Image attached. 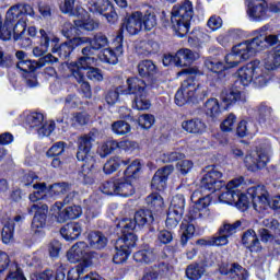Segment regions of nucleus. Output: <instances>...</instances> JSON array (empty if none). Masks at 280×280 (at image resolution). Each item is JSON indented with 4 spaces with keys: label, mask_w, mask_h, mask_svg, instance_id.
I'll use <instances>...</instances> for the list:
<instances>
[{
    "label": "nucleus",
    "mask_w": 280,
    "mask_h": 280,
    "mask_svg": "<svg viewBox=\"0 0 280 280\" xmlns=\"http://www.w3.org/2000/svg\"><path fill=\"white\" fill-rule=\"evenodd\" d=\"M26 124L30 128H39L45 124V116L38 112H33L26 116Z\"/></svg>",
    "instance_id": "obj_53"
},
{
    "label": "nucleus",
    "mask_w": 280,
    "mask_h": 280,
    "mask_svg": "<svg viewBox=\"0 0 280 280\" xmlns=\"http://www.w3.org/2000/svg\"><path fill=\"white\" fill-rule=\"evenodd\" d=\"M112 130L115 135H128L130 132V125L124 120H118L112 125Z\"/></svg>",
    "instance_id": "obj_63"
},
{
    "label": "nucleus",
    "mask_w": 280,
    "mask_h": 280,
    "mask_svg": "<svg viewBox=\"0 0 280 280\" xmlns=\"http://www.w3.org/2000/svg\"><path fill=\"white\" fill-rule=\"evenodd\" d=\"M14 237V221L7 220L3 221L2 228V242L4 244H10V241Z\"/></svg>",
    "instance_id": "obj_54"
},
{
    "label": "nucleus",
    "mask_w": 280,
    "mask_h": 280,
    "mask_svg": "<svg viewBox=\"0 0 280 280\" xmlns=\"http://www.w3.org/2000/svg\"><path fill=\"white\" fill-rule=\"evenodd\" d=\"M125 95H135L132 108L137 110H149L151 103L148 100V85L145 81L139 78L127 79V89Z\"/></svg>",
    "instance_id": "obj_4"
},
{
    "label": "nucleus",
    "mask_w": 280,
    "mask_h": 280,
    "mask_svg": "<svg viewBox=\"0 0 280 280\" xmlns=\"http://www.w3.org/2000/svg\"><path fill=\"white\" fill-rule=\"evenodd\" d=\"M150 222H154V217L152 215V211L150 210H138L135 213V219H124L118 223V229H129V231H135L137 226H145V224H150Z\"/></svg>",
    "instance_id": "obj_13"
},
{
    "label": "nucleus",
    "mask_w": 280,
    "mask_h": 280,
    "mask_svg": "<svg viewBox=\"0 0 280 280\" xmlns=\"http://www.w3.org/2000/svg\"><path fill=\"white\" fill-rule=\"evenodd\" d=\"M124 54V47L118 45L115 50L106 48L103 50V54L100 56L102 62H107V65H117L119 62V56Z\"/></svg>",
    "instance_id": "obj_33"
},
{
    "label": "nucleus",
    "mask_w": 280,
    "mask_h": 280,
    "mask_svg": "<svg viewBox=\"0 0 280 280\" xmlns=\"http://www.w3.org/2000/svg\"><path fill=\"white\" fill-rule=\"evenodd\" d=\"M264 38L255 37L250 40H246L233 47V51L237 54L241 60L246 61L249 58H253L257 51H261L264 49Z\"/></svg>",
    "instance_id": "obj_11"
},
{
    "label": "nucleus",
    "mask_w": 280,
    "mask_h": 280,
    "mask_svg": "<svg viewBox=\"0 0 280 280\" xmlns=\"http://www.w3.org/2000/svg\"><path fill=\"white\" fill-rule=\"evenodd\" d=\"M247 14L252 21H264L268 18V2L266 0H250Z\"/></svg>",
    "instance_id": "obj_18"
},
{
    "label": "nucleus",
    "mask_w": 280,
    "mask_h": 280,
    "mask_svg": "<svg viewBox=\"0 0 280 280\" xmlns=\"http://www.w3.org/2000/svg\"><path fill=\"white\" fill-rule=\"evenodd\" d=\"M203 172L206 174L201 178L200 189L203 191H218L222 189V172L218 171L215 166H207Z\"/></svg>",
    "instance_id": "obj_12"
},
{
    "label": "nucleus",
    "mask_w": 280,
    "mask_h": 280,
    "mask_svg": "<svg viewBox=\"0 0 280 280\" xmlns=\"http://www.w3.org/2000/svg\"><path fill=\"white\" fill-rule=\"evenodd\" d=\"M141 11H136L125 18V21L122 23V30H125L128 34L131 36H135L141 32Z\"/></svg>",
    "instance_id": "obj_23"
},
{
    "label": "nucleus",
    "mask_w": 280,
    "mask_h": 280,
    "mask_svg": "<svg viewBox=\"0 0 280 280\" xmlns=\"http://www.w3.org/2000/svg\"><path fill=\"white\" fill-rule=\"evenodd\" d=\"M270 161V149H260L259 151H253L244 158L245 167L249 172H258L264 170Z\"/></svg>",
    "instance_id": "obj_10"
},
{
    "label": "nucleus",
    "mask_w": 280,
    "mask_h": 280,
    "mask_svg": "<svg viewBox=\"0 0 280 280\" xmlns=\"http://www.w3.org/2000/svg\"><path fill=\"white\" fill-rule=\"evenodd\" d=\"M219 270L222 275H228L231 280L248 279V271L240 264L222 265Z\"/></svg>",
    "instance_id": "obj_22"
},
{
    "label": "nucleus",
    "mask_w": 280,
    "mask_h": 280,
    "mask_svg": "<svg viewBox=\"0 0 280 280\" xmlns=\"http://www.w3.org/2000/svg\"><path fill=\"white\" fill-rule=\"evenodd\" d=\"M261 225L258 230L260 242L268 244L269 242H277L280 244V222L275 218H266L261 221Z\"/></svg>",
    "instance_id": "obj_7"
},
{
    "label": "nucleus",
    "mask_w": 280,
    "mask_h": 280,
    "mask_svg": "<svg viewBox=\"0 0 280 280\" xmlns=\"http://www.w3.org/2000/svg\"><path fill=\"white\" fill-rule=\"evenodd\" d=\"M206 97H209V88L202 83H196L191 79L185 80L175 94V104L185 106V104H200Z\"/></svg>",
    "instance_id": "obj_2"
},
{
    "label": "nucleus",
    "mask_w": 280,
    "mask_h": 280,
    "mask_svg": "<svg viewBox=\"0 0 280 280\" xmlns=\"http://www.w3.org/2000/svg\"><path fill=\"white\" fill-rule=\"evenodd\" d=\"M247 195L252 199L255 211L266 209L269 205L271 209H280V195L275 196L270 201L268 200V190L264 186H254L247 189Z\"/></svg>",
    "instance_id": "obj_6"
},
{
    "label": "nucleus",
    "mask_w": 280,
    "mask_h": 280,
    "mask_svg": "<svg viewBox=\"0 0 280 280\" xmlns=\"http://www.w3.org/2000/svg\"><path fill=\"white\" fill-rule=\"evenodd\" d=\"M115 150H117V141L108 140L98 148L97 153L101 159H106V156L112 152H115Z\"/></svg>",
    "instance_id": "obj_61"
},
{
    "label": "nucleus",
    "mask_w": 280,
    "mask_h": 280,
    "mask_svg": "<svg viewBox=\"0 0 280 280\" xmlns=\"http://www.w3.org/2000/svg\"><path fill=\"white\" fill-rule=\"evenodd\" d=\"M202 275H205V266L201 264L195 262L186 268V277L190 280L202 279Z\"/></svg>",
    "instance_id": "obj_44"
},
{
    "label": "nucleus",
    "mask_w": 280,
    "mask_h": 280,
    "mask_svg": "<svg viewBox=\"0 0 280 280\" xmlns=\"http://www.w3.org/2000/svg\"><path fill=\"white\" fill-rule=\"evenodd\" d=\"M40 34V47H44L45 49L49 50V44L52 43L54 45H58L60 43V39L58 37H55V35L51 32H47L45 30H39Z\"/></svg>",
    "instance_id": "obj_52"
},
{
    "label": "nucleus",
    "mask_w": 280,
    "mask_h": 280,
    "mask_svg": "<svg viewBox=\"0 0 280 280\" xmlns=\"http://www.w3.org/2000/svg\"><path fill=\"white\" fill-rule=\"evenodd\" d=\"M35 191L28 196V200L36 205L38 200H43L47 196V185L45 183L34 184Z\"/></svg>",
    "instance_id": "obj_45"
},
{
    "label": "nucleus",
    "mask_w": 280,
    "mask_h": 280,
    "mask_svg": "<svg viewBox=\"0 0 280 280\" xmlns=\"http://www.w3.org/2000/svg\"><path fill=\"white\" fill-rule=\"evenodd\" d=\"M60 233L67 242H73V240H78L82 235V224L78 222L67 223L61 228Z\"/></svg>",
    "instance_id": "obj_26"
},
{
    "label": "nucleus",
    "mask_w": 280,
    "mask_h": 280,
    "mask_svg": "<svg viewBox=\"0 0 280 280\" xmlns=\"http://www.w3.org/2000/svg\"><path fill=\"white\" fill-rule=\"evenodd\" d=\"M22 19L27 23V18L22 13L21 7L19 4L13 5L7 12L5 25H14V23L15 25H19Z\"/></svg>",
    "instance_id": "obj_35"
},
{
    "label": "nucleus",
    "mask_w": 280,
    "mask_h": 280,
    "mask_svg": "<svg viewBox=\"0 0 280 280\" xmlns=\"http://www.w3.org/2000/svg\"><path fill=\"white\" fill-rule=\"evenodd\" d=\"M78 20H74V25L78 30H85V32H93V30H97L100 27V23L95 22L89 15V12L85 11V15L79 14L77 15Z\"/></svg>",
    "instance_id": "obj_32"
},
{
    "label": "nucleus",
    "mask_w": 280,
    "mask_h": 280,
    "mask_svg": "<svg viewBox=\"0 0 280 280\" xmlns=\"http://www.w3.org/2000/svg\"><path fill=\"white\" fill-rule=\"evenodd\" d=\"M182 128L189 135H202V132L207 130V125L200 118H192L184 120L182 122Z\"/></svg>",
    "instance_id": "obj_25"
},
{
    "label": "nucleus",
    "mask_w": 280,
    "mask_h": 280,
    "mask_svg": "<svg viewBox=\"0 0 280 280\" xmlns=\"http://www.w3.org/2000/svg\"><path fill=\"white\" fill-rule=\"evenodd\" d=\"M257 115H258V120L260 124H265V121H268L270 117H272V108L265 103H261L257 107Z\"/></svg>",
    "instance_id": "obj_62"
},
{
    "label": "nucleus",
    "mask_w": 280,
    "mask_h": 280,
    "mask_svg": "<svg viewBox=\"0 0 280 280\" xmlns=\"http://www.w3.org/2000/svg\"><path fill=\"white\" fill-rule=\"evenodd\" d=\"M55 62H58V58L54 57V55L48 54L42 58L36 60H30L25 59L23 61H18V69L20 71H24V73H32V71H35V69H43L45 65H54Z\"/></svg>",
    "instance_id": "obj_16"
},
{
    "label": "nucleus",
    "mask_w": 280,
    "mask_h": 280,
    "mask_svg": "<svg viewBox=\"0 0 280 280\" xmlns=\"http://www.w3.org/2000/svg\"><path fill=\"white\" fill-rule=\"evenodd\" d=\"M130 253H132V250L125 247L118 248V244L115 243L114 264H126L130 257Z\"/></svg>",
    "instance_id": "obj_50"
},
{
    "label": "nucleus",
    "mask_w": 280,
    "mask_h": 280,
    "mask_svg": "<svg viewBox=\"0 0 280 280\" xmlns=\"http://www.w3.org/2000/svg\"><path fill=\"white\" fill-rule=\"evenodd\" d=\"M95 48L92 45L86 46L82 49L83 57H81L78 61H73L72 63L79 65V71H85L93 62H95V58L92 57Z\"/></svg>",
    "instance_id": "obj_31"
},
{
    "label": "nucleus",
    "mask_w": 280,
    "mask_h": 280,
    "mask_svg": "<svg viewBox=\"0 0 280 280\" xmlns=\"http://www.w3.org/2000/svg\"><path fill=\"white\" fill-rule=\"evenodd\" d=\"M93 141L94 139L91 135H85L78 139L77 159L83 162L81 175L85 185H93L95 183L92 171L95 167V153L91 151Z\"/></svg>",
    "instance_id": "obj_1"
},
{
    "label": "nucleus",
    "mask_w": 280,
    "mask_h": 280,
    "mask_svg": "<svg viewBox=\"0 0 280 280\" xmlns=\"http://www.w3.org/2000/svg\"><path fill=\"white\" fill-rule=\"evenodd\" d=\"M168 211L171 213H177L178 215H183L185 213V196L176 195L173 197Z\"/></svg>",
    "instance_id": "obj_42"
},
{
    "label": "nucleus",
    "mask_w": 280,
    "mask_h": 280,
    "mask_svg": "<svg viewBox=\"0 0 280 280\" xmlns=\"http://www.w3.org/2000/svg\"><path fill=\"white\" fill-rule=\"evenodd\" d=\"M221 100L228 105L233 104V102H240V100H242V92L238 90L223 91L221 94Z\"/></svg>",
    "instance_id": "obj_59"
},
{
    "label": "nucleus",
    "mask_w": 280,
    "mask_h": 280,
    "mask_svg": "<svg viewBox=\"0 0 280 280\" xmlns=\"http://www.w3.org/2000/svg\"><path fill=\"white\" fill-rule=\"evenodd\" d=\"M50 213L59 224H65L68 220H75V218H80V215H82V208L80 206H70L65 208L62 202L57 201L50 208Z\"/></svg>",
    "instance_id": "obj_8"
},
{
    "label": "nucleus",
    "mask_w": 280,
    "mask_h": 280,
    "mask_svg": "<svg viewBox=\"0 0 280 280\" xmlns=\"http://www.w3.org/2000/svg\"><path fill=\"white\" fill-rule=\"evenodd\" d=\"M126 89L127 88L118 86L115 90L108 91L105 96L106 103L109 104V106H114V104H117V102H119V95H128V94L124 93V91H126Z\"/></svg>",
    "instance_id": "obj_55"
},
{
    "label": "nucleus",
    "mask_w": 280,
    "mask_h": 280,
    "mask_svg": "<svg viewBox=\"0 0 280 280\" xmlns=\"http://www.w3.org/2000/svg\"><path fill=\"white\" fill-rule=\"evenodd\" d=\"M122 236L116 241L118 244V248H127L128 250H132L137 246V241L139 240L135 233L130 232V229H121Z\"/></svg>",
    "instance_id": "obj_29"
},
{
    "label": "nucleus",
    "mask_w": 280,
    "mask_h": 280,
    "mask_svg": "<svg viewBox=\"0 0 280 280\" xmlns=\"http://www.w3.org/2000/svg\"><path fill=\"white\" fill-rule=\"evenodd\" d=\"M138 73L141 78H153L156 75V65L152 60H143L138 65Z\"/></svg>",
    "instance_id": "obj_38"
},
{
    "label": "nucleus",
    "mask_w": 280,
    "mask_h": 280,
    "mask_svg": "<svg viewBox=\"0 0 280 280\" xmlns=\"http://www.w3.org/2000/svg\"><path fill=\"white\" fill-rule=\"evenodd\" d=\"M241 228L242 221L240 220L234 223L224 222L223 225L219 229V233L231 237V235H235V233H237V230H240Z\"/></svg>",
    "instance_id": "obj_56"
},
{
    "label": "nucleus",
    "mask_w": 280,
    "mask_h": 280,
    "mask_svg": "<svg viewBox=\"0 0 280 280\" xmlns=\"http://www.w3.org/2000/svg\"><path fill=\"white\" fill-rule=\"evenodd\" d=\"M236 132L238 137H246V135H254L255 132V124L248 120L240 121Z\"/></svg>",
    "instance_id": "obj_60"
},
{
    "label": "nucleus",
    "mask_w": 280,
    "mask_h": 280,
    "mask_svg": "<svg viewBox=\"0 0 280 280\" xmlns=\"http://www.w3.org/2000/svg\"><path fill=\"white\" fill-rule=\"evenodd\" d=\"M65 271L59 268L56 272L54 270H46L38 275V280H65Z\"/></svg>",
    "instance_id": "obj_57"
},
{
    "label": "nucleus",
    "mask_w": 280,
    "mask_h": 280,
    "mask_svg": "<svg viewBox=\"0 0 280 280\" xmlns=\"http://www.w3.org/2000/svg\"><path fill=\"white\" fill-rule=\"evenodd\" d=\"M194 18V4L184 0L180 4L173 7L171 23L178 36L183 37L189 32V25Z\"/></svg>",
    "instance_id": "obj_3"
},
{
    "label": "nucleus",
    "mask_w": 280,
    "mask_h": 280,
    "mask_svg": "<svg viewBox=\"0 0 280 280\" xmlns=\"http://www.w3.org/2000/svg\"><path fill=\"white\" fill-rule=\"evenodd\" d=\"M205 113L211 119H218L222 115V109H220V102L218 98H208L205 103Z\"/></svg>",
    "instance_id": "obj_37"
},
{
    "label": "nucleus",
    "mask_w": 280,
    "mask_h": 280,
    "mask_svg": "<svg viewBox=\"0 0 280 280\" xmlns=\"http://www.w3.org/2000/svg\"><path fill=\"white\" fill-rule=\"evenodd\" d=\"M242 34L240 30H231L228 33H223L217 37V40L223 47H226L229 43H233V40H237Z\"/></svg>",
    "instance_id": "obj_47"
},
{
    "label": "nucleus",
    "mask_w": 280,
    "mask_h": 280,
    "mask_svg": "<svg viewBox=\"0 0 280 280\" xmlns=\"http://www.w3.org/2000/svg\"><path fill=\"white\" fill-rule=\"evenodd\" d=\"M242 243L246 248H249L252 253H259V250H261V242H259L255 230H247L243 234Z\"/></svg>",
    "instance_id": "obj_28"
},
{
    "label": "nucleus",
    "mask_w": 280,
    "mask_h": 280,
    "mask_svg": "<svg viewBox=\"0 0 280 280\" xmlns=\"http://www.w3.org/2000/svg\"><path fill=\"white\" fill-rule=\"evenodd\" d=\"M60 11L63 14H70V16H86V10L82 7H75V0H63L60 4Z\"/></svg>",
    "instance_id": "obj_34"
},
{
    "label": "nucleus",
    "mask_w": 280,
    "mask_h": 280,
    "mask_svg": "<svg viewBox=\"0 0 280 280\" xmlns=\"http://www.w3.org/2000/svg\"><path fill=\"white\" fill-rule=\"evenodd\" d=\"M236 197H234V205L237 207V209H242L244 211L248 208V196H246L244 192L236 189Z\"/></svg>",
    "instance_id": "obj_64"
},
{
    "label": "nucleus",
    "mask_w": 280,
    "mask_h": 280,
    "mask_svg": "<svg viewBox=\"0 0 280 280\" xmlns=\"http://www.w3.org/2000/svg\"><path fill=\"white\" fill-rule=\"evenodd\" d=\"M67 258L70 264H80L82 261L83 266H91V260L93 259V254L89 249V244L85 242H77L67 253Z\"/></svg>",
    "instance_id": "obj_9"
},
{
    "label": "nucleus",
    "mask_w": 280,
    "mask_h": 280,
    "mask_svg": "<svg viewBox=\"0 0 280 280\" xmlns=\"http://www.w3.org/2000/svg\"><path fill=\"white\" fill-rule=\"evenodd\" d=\"M180 233H182V238H180V244L182 246H186L187 242L194 237V233H196V226L191 223L183 222L180 224Z\"/></svg>",
    "instance_id": "obj_46"
},
{
    "label": "nucleus",
    "mask_w": 280,
    "mask_h": 280,
    "mask_svg": "<svg viewBox=\"0 0 280 280\" xmlns=\"http://www.w3.org/2000/svg\"><path fill=\"white\" fill-rule=\"evenodd\" d=\"M236 77L243 86H248L252 82L256 86H266L268 84V74L259 66V60H254L237 70Z\"/></svg>",
    "instance_id": "obj_5"
},
{
    "label": "nucleus",
    "mask_w": 280,
    "mask_h": 280,
    "mask_svg": "<svg viewBox=\"0 0 280 280\" xmlns=\"http://www.w3.org/2000/svg\"><path fill=\"white\" fill-rule=\"evenodd\" d=\"M210 205H211V196L209 195L200 197L197 201H195V206L191 214L192 220H207V218H210L211 217V210L209 209Z\"/></svg>",
    "instance_id": "obj_20"
},
{
    "label": "nucleus",
    "mask_w": 280,
    "mask_h": 280,
    "mask_svg": "<svg viewBox=\"0 0 280 280\" xmlns=\"http://www.w3.org/2000/svg\"><path fill=\"white\" fill-rule=\"evenodd\" d=\"M147 205L149 209H152V211H159V209H163V197L159 194H151L147 197Z\"/></svg>",
    "instance_id": "obj_58"
},
{
    "label": "nucleus",
    "mask_w": 280,
    "mask_h": 280,
    "mask_svg": "<svg viewBox=\"0 0 280 280\" xmlns=\"http://www.w3.org/2000/svg\"><path fill=\"white\" fill-rule=\"evenodd\" d=\"M160 49L159 43L154 40H142L138 46L139 54L150 56V54H158Z\"/></svg>",
    "instance_id": "obj_43"
},
{
    "label": "nucleus",
    "mask_w": 280,
    "mask_h": 280,
    "mask_svg": "<svg viewBox=\"0 0 280 280\" xmlns=\"http://www.w3.org/2000/svg\"><path fill=\"white\" fill-rule=\"evenodd\" d=\"M198 58H200V55L189 48H182L176 52L177 67H187L195 62V60H198Z\"/></svg>",
    "instance_id": "obj_30"
},
{
    "label": "nucleus",
    "mask_w": 280,
    "mask_h": 280,
    "mask_svg": "<svg viewBox=\"0 0 280 280\" xmlns=\"http://www.w3.org/2000/svg\"><path fill=\"white\" fill-rule=\"evenodd\" d=\"M89 10L90 12H94L96 14H104L108 23H116L118 19L117 12H115L110 1L108 0L90 1Z\"/></svg>",
    "instance_id": "obj_15"
},
{
    "label": "nucleus",
    "mask_w": 280,
    "mask_h": 280,
    "mask_svg": "<svg viewBox=\"0 0 280 280\" xmlns=\"http://www.w3.org/2000/svg\"><path fill=\"white\" fill-rule=\"evenodd\" d=\"M89 43L88 37H73L72 39L65 42L60 46H57V44L54 45L51 51L52 54L58 52L60 58L67 59L69 56H71V52L75 47H81V45H86Z\"/></svg>",
    "instance_id": "obj_17"
},
{
    "label": "nucleus",
    "mask_w": 280,
    "mask_h": 280,
    "mask_svg": "<svg viewBox=\"0 0 280 280\" xmlns=\"http://www.w3.org/2000/svg\"><path fill=\"white\" fill-rule=\"evenodd\" d=\"M141 26L144 27L147 32L154 30V27H156V14L150 11L141 12Z\"/></svg>",
    "instance_id": "obj_49"
},
{
    "label": "nucleus",
    "mask_w": 280,
    "mask_h": 280,
    "mask_svg": "<svg viewBox=\"0 0 280 280\" xmlns=\"http://www.w3.org/2000/svg\"><path fill=\"white\" fill-rule=\"evenodd\" d=\"M172 172H174V166L172 165H166L158 170L151 180L152 189H155L156 191H163L167 185V178H170Z\"/></svg>",
    "instance_id": "obj_21"
},
{
    "label": "nucleus",
    "mask_w": 280,
    "mask_h": 280,
    "mask_svg": "<svg viewBox=\"0 0 280 280\" xmlns=\"http://www.w3.org/2000/svg\"><path fill=\"white\" fill-rule=\"evenodd\" d=\"M135 194V187L126 179H116V196H132Z\"/></svg>",
    "instance_id": "obj_41"
},
{
    "label": "nucleus",
    "mask_w": 280,
    "mask_h": 280,
    "mask_svg": "<svg viewBox=\"0 0 280 280\" xmlns=\"http://www.w3.org/2000/svg\"><path fill=\"white\" fill-rule=\"evenodd\" d=\"M133 259L137 264H152L156 259V256L151 249H144L133 254Z\"/></svg>",
    "instance_id": "obj_48"
},
{
    "label": "nucleus",
    "mask_w": 280,
    "mask_h": 280,
    "mask_svg": "<svg viewBox=\"0 0 280 280\" xmlns=\"http://www.w3.org/2000/svg\"><path fill=\"white\" fill-rule=\"evenodd\" d=\"M28 213H34L35 215L32 221V230L38 231L39 229H45L47 226V213H49V206L46 203H33L27 208Z\"/></svg>",
    "instance_id": "obj_14"
},
{
    "label": "nucleus",
    "mask_w": 280,
    "mask_h": 280,
    "mask_svg": "<svg viewBox=\"0 0 280 280\" xmlns=\"http://www.w3.org/2000/svg\"><path fill=\"white\" fill-rule=\"evenodd\" d=\"M86 38L88 42L85 43V45H92L93 49L95 50L103 49V47H108V37H106V35L102 33L96 34L93 39H91L90 37Z\"/></svg>",
    "instance_id": "obj_51"
},
{
    "label": "nucleus",
    "mask_w": 280,
    "mask_h": 280,
    "mask_svg": "<svg viewBox=\"0 0 280 280\" xmlns=\"http://www.w3.org/2000/svg\"><path fill=\"white\" fill-rule=\"evenodd\" d=\"M246 182L244 180V178L242 176L236 177L234 179H232L231 182L228 183L225 189V192H222L219 196V200L220 202H224L225 205H234L235 202V198H237L236 194H237V187H242V185H245Z\"/></svg>",
    "instance_id": "obj_19"
},
{
    "label": "nucleus",
    "mask_w": 280,
    "mask_h": 280,
    "mask_svg": "<svg viewBox=\"0 0 280 280\" xmlns=\"http://www.w3.org/2000/svg\"><path fill=\"white\" fill-rule=\"evenodd\" d=\"M25 27H27V23H25V19H22L18 24H14L13 38L14 40L20 42L19 44L22 47H30V45H32V39L25 36Z\"/></svg>",
    "instance_id": "obj_27"
},
{
    "label": "nucleus",
    "mask_w": 280,
    "mask_h": 280,
    "mask_svg": "<svg viewBox=\"0 0 280 280\" xmlns=\"http://www.w3.org/2000/svg\"><path fill=\"white\" fill-rule=\"evenodd\" d=\"M280 67V48H276L265 58V69L267 71H275Z\"/></svg>",
    "instance_id": "obj_40"
},
{
    "label": "nucleus",
    "mask_w": 280,
    "mask_h": 280,
    "mask_svg": "<svg viewBox=\"0 0 280 280\" xmlns=\"http://www.w3.org/2000/svg\"><path fill=\"white\" fill-rule=\"evenodd\" d=\"M130 163V160L124 161L119 156L110 158L103 166V172L105 174H113L114 172H117L119 167L122 165H128Z\"/></svg>",
    "instance_id": "obj_39"
},
{
    "label": "nucleus",
    "mask_w": 280,
    "mask_h": 280,
    "mask_svg": "<svg viewBox=\"0 0 280 280\" xmlns=\"http://www.w3.org/2000/svg\"><path fill=\"white\" fill-rule=\"evenodd\" d=\"M88 242L91 248L102 250V248H106V244H108V238H106V236L102 232H90L88 235Z\"/></svg>",
    "instance_id": "obj_36"
},
{
    "label": "nucleus",
    "mask_w": 280,
    "mask_h": 280,
    "mask_svg": "<svg viewBox=\"0 0 280 280\" xmlns=\"http://www.w3.org/2000/svg\"><path fill=\"white\" fill-rule=\"evenodd\" d=\"M68 69L70 73H72L73 78L77 80L79 84H81V91L88 100H90L91 93V85L89 82L85 81L84 72L80 70V65L78 63H69Z\"/></svg>",
    "instance_id": "obj_24"
}]
</instances>
